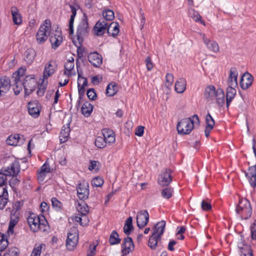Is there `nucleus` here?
<instances>
[{
    "instance_id": "obj_1",
    "label": "nucleus",
    "mask_w": 256,
    "mask_h": 256,
    "mask_svg": "<svg viewBox=\"0 0 256 256\" xmlns=\"http://www.w3.org/2000/svg\"><path fill=\"white\" fill-rule=\"evenodd\" d=\"M28 224L30 230L33 232H46L48 230V222L44 215L37 216L34 214H31L27 218Z\"/></svg>"
},
{
    "instance_id": "obj_2",
    "label": "nucleus",
    "mask_w": 256,
    "mask_h": 256,
    "mask_svg": "<svg viewBox=\"0 0 256 256\" xmlns=\"http://www.w3.org/2000/svg\"><path fill=\"white\" fill-rule=\"evenodd\" d=\"M51 29V22L50 20H46L40 26L36 34V40L40 44H44L50 36Z\"/></svg>"
},
{
    "instance_id": "obj_3",
    "label": "nucleus",
    "mask_w": 256,
    "mask_h": 256,
    "mask_svg": "<svg viewBox=\"0 0 256 256\" xmlns=\"http://www.w3.org/2000/svg\"><path fill=\"white\" fill-rule=\"evenodd\" d=\"M236 212L244 219H248L252 214V210L250 202L246 198H241L236 208Z\"/></svg>"
},
{
    "instance_id": "obj_4",
    "label": "nucleus",
    "mask_w": 256,
    "mask_h": 256,
    "mask_svg": "<svg viewBox=\"0 0 256 256\" xmlns=\"http://www.w3.org/2000/svg\"><path fill=\"white\" fill-rule=\"evenodd\" d=\"M88 23L86 16L84 14L81 22L79 23L76 30V38L80 44L89 31Z\"/></svg>"
},
{
    "instance_id": "obj_5",
    "label": "nucleus",
    "mask_w": 256,
    "mask_h": 256,
    "mask_svg": "<svg viewBox=\"0 0 256 256\" xmlns=\"http://www.w3.org/2000/svg\"><path fill=\"white\" fill-rule=\"evenodd\" d=\"M178 132L180 135L190 134L194 129L191 120L189 118L182 119L177 124Z\"/></svg>"
},
{
    "instance_id": "obj_6",
    "label": "nucleus",
    "mask_w": 256,
    "mask_h": 256,
    "mask_svg": "<svg viewBox=\"0 0 256 256\" xmlns=\"http://www.w3.org/2000/svg\"><path fill=\"white\" fill-rule=\"evenodd\" d=\"M24 90V96H29L32 92L35 90L38 84L36 79L34 76H26L22 83Z\"/></svg>"
},
{
    "instance_id": "obj_7",
    "label": "nucleus",
    "mask_w": 256,
    "mask_h": 256,
    "mask_svg": "<svg viewBox=\"0 0 256 256\" xmlns=\"http://www.w3.org/2000/svg\"><path fill=\"white\" fill-rule=\"evenodd\" d=\"M171 174L172 170L170 169H163L158 176V184L162 187L168 186L172 180V177Z\"/></svg>"
},
{
    "instance_id": "obj_8",
    "label": "nucleus",
    "mask_w": 256,
    "mask_h": 256,
    "mask_svg": "<svg viewBox=\"0 0 256 256\" xmlns=\"http://www.w3.org/2000/svg\"><path fill=\"white\" fill-rule=\"evenodd\" d=\"M77 196L80 200H84L89 195V184L86 180L80 182L76 187Z\"/></svg>"
},
{
    "instance_id": "obj_9",
    "label": "nucleus",
    "mask_w": 256,
    "mask_h": 256,
    "mask_svg": "<svg viewBox=\"0 0 256 256\" xmlns=\"http://www.w3.org/2000/svg\"><path fill=\"white\" fill-rule=\"evenodd\" d=\"M78 242V234L76 230L74 232H70L68 234L66 240V247L69 250H73Z\"/></svg>"
},
{
    "instance_id": "obj_10",
    "label": "nucleus",
    "mask_w": 256,
    "mask_h": 256,
    "mask_svg": "<svg viewBox=\"0 0 256 256\" xmlns=\"http://www.w3.org/2000/svg\"><path fill=\"white\" fill-rule=\"evenodd\" d=\"M57 66L56 62L54 60H50L46 64L43 72V78L42 80H47L51 76L56 70Z\"/></svg>"
},
{
    "instance_id": "obj_11",
    "label": "nucleus",
    "mask_w": 256,
    "mask_h": 256,
    "mask_svg": "<svg viewBox=\"0 0 256 256\" xmlns=\"http://www.w3.org/2000/svg\"><path fill=\"white\" fill-rule=\"evenodd\" d=\"M148 220L149 214L146 210H141L138 212L136 216V223L139 228H144L147 224Z\"/></svg>"
},
{
    "instance_id": "obj_12",
    "label": "nucleus",
    "mask_w": 256,
    "mask_h": 256,
    "mask_svg": "<svg viewBox=\"0 0 256 256\" xmlns=\"http://www.w3.org/2000/svg\"><path fill=\"white\" fill-rule=\"evenodd\" d=\"M250 186L254 188L256 187V165L250 166L248 171L244 172Z\"/></svg>"
},
{
    "instance_id": "obj_13",
    "label": "nucleus",
    "mask_w": 256,
    "mask_h": 256,
    "mask_svg": "<svg viewBox=\"0 0 256 256\" xmlns=\"http://www.w3.org/2000/svg\"><path fill=\"white\" fill-rule=\"evenodd\" d=\"M108 22L104 19H100L94 26V34L98 36H102L106 32L108 27Z\"/></svg>"
},
{
    "instance_id": "obj_14",
    "label": "nucleus",
    "mask_w": 256,
    "mask_h": 256,
    "mask_svg": "<svg viewBox=\"0 0 256 256\" xmlns=\"http://www.w3.org/2000/svg\"><path fill=\"white\" fill-rule=\"evenodd\" d=\"M62 36L60 32L56 30V33L50 32V41L52 48L56 49L61 44L62 41Z\"/></svg>"
},
{
    "instance_id": "obj_15",
    "label": "nucleus",
    "mask_w": 256,
    "mask_h": 256,
    "mask_svg": "<svg viewBox=\"0 0 256 256\" xmlns=\"http://www.w3.org/2000/svg\"><path fill=\"white\" fill-rule=\"evenodd\" d=\"M122 252L123 255H126L134 249V244L132 238L130 237H126L124 240L122 245Z\"/></svg>"
},
{
    "instance_id": "obj_16",
    "label": "nucleus",
    "mask_w": 256,
    "mask_h": 256,
    "mask_svg": "<svg viewBox=\"0 0 256 256\" xmlns=\"http://www.w3.org/2000/svg\"><path fill=\"white\" fill-rule=\"evenodd\" d=\"M89 62L94 66L100 67L102 63V58L96 52H91L88 56Z\"/></svg>"
},
{
    "instance_id": "obj_17",
    "label": "nucleus",
    "mask_w": 256,
    "mask_h": 256,
    "mask_svg": "<svg viewBox=\"0 0 256 256\" xmlns=\"http://www.w3.org/2000/svg\"><path fill=\"white\" fill-rule=\"evenodd\" d=\"M254 80L253 76L249 73H245L241 78L240 86L242 90H246L252 84Z\"/></svg>"
},
{
    "instance_id": "obj_18",
    "label": "nucleus",
    "mask_w": 256,
    "mask_h": 256,
    "mask_svg": "<svg viewBox=\"0 0 256 256\" xmlns=\"http://www.w3.org/2000/svg\"><path fill=\"white\" fill-rule=\"evenodd\" d=\"M202 38L204 42L209 50L214 52H217L219 51L220 48L218 44L216 41L211 40L208 38L204 34H202Z\"/></svg>"
},
{
    "instance_id": "obj_19",
    "label": "nucleus",
    "mask_w": 256,
    "mask_h": 256,
    "mask_svg": "<svg viewBox=\"0 0 256 256\" xmlns=\"http://www.w3.org/2000/svg\"><path fill=\"white\" fill-rule=\"evenodd\" d=\"M28 111L32 116L38 117L40 112L38 103L37 102H30L28 104Z\"/></svg>"
},
{
    "instance_id": "obj_20",
    "label": "nucleus",
    "mask_w": 256,
    "mask_h": 256,
    "mask_svg": "<svg viewBox=\"0 0 256 256\" xmlns=\"http://www.w3.org/2000/svg\"><path fill=\"white\" fill-rule=\"evenodd\" d=\"M238 72L234 67L232 68L230 71V75L228 78V85L236 87L238 86L237 78Z\"/></svg>"
},
{
    "instance_id": "obj_21",
    "label": "nucleus",
    "mask_w": 256,
    "mask_h": 256,
    "mask_svg": "<svg viewBox=\"0 0 256 256\" xmlns=\"http://www.w3.org/2000/svg\"><path fill=\"white\" fill-rule=\"evenodd\" d=\"M10 85V80L8 78L4 76L0 78V96L2 95V93H6L8 90Z\"/></svg>"
},
{
    "instance_id": "obj_22",
    "label": "nucleus",
    "mask_w": 256,
    "mask_h": 256,
    "mask_svg": "<svg viewBox=\"0 0 256 256\" xmlns=\"http://www.w3.org/2000/svg\"><path fill=\"white\" fill-rule=\"evenodd\" d=\"M206 128L205 129V136L206 138H208L210 136L211 130L214 128L215 122L212 116L210 114H208L206 116Z\"/></svg>"
},
{
    "instance_id": "obj_23",
    "label": "nucleus",
    "mask_w": 256,
    "mask_h": 256,
    "mask_svg": "<svg viewBox=\"0 0 256 256\" xmlns=\"http://www.w3.org/2000/svg\"><path fill=\"white\" fill-rule=\"evenodd\" d=\"M10 10L13 22L16 25L20 24L22 22V18L18 8L16 6H13L11 8Z\"/></svg>"
},
{
    "instance_id": "obj_24",
    "label": "nucleus",
    "mask_w": 256,
    "mask_h": 256,
    "mask_svg": "<svg viewBox=\"0 0 256 256\" xmlns=\"http://www.w3.org/2000/svg\"><path fill=\"white\" fill-rule=\"evenodd\" d=\"M119 24L117 22H112L108 24L107 28V33L109 36H116L119 33Z\"/></svg>"
},
{
    "instance_id": "obj_25",
    "label": "nucleus",
    "mask_w": 256,
    "mask_h": 256,
    "mask_svg": "<svg viewBox=\"0 0 256 256\" xmlns=\"http://www.w3.org/2000/svg\"><path fill=\"white\" fill-rule=\"evenodd\" d=\"M236 90L234 88V86H229L226 90V106L228 108L230 103L236 94Z\"/></svg>"
},
{
    "instance_id": "obj_26",
    "label": "nucleus",
    "mask_w": 256,
    "mask_h": 256,
    "mask_svg": "<svg viewBox=\"0 0 256 256\" xmlns=\"http://www.w3.org/2000/svg\"><path fill=\"white\" fill-rule=\"evenodd\" d=\"M20 172L19 168L16 163H12L10 166L8 167L3 174L6 176H16Z\"/></svg>"
},
{
    "instance_id": "obj_27",
    "label": "nucleus",
    "mask_w": 256,
    "mask_h": 256,
    "mask_svg": "<svg viewBox=\"0 0 256 256\" xmlns=\"http://www.w3.org/2000/svg\"><path fill=\"white\" fill-rule=\"evenodd\" d=\"M118 91V86L115 82L110 83L106 89V94L108 96H114Z\"/></svg>"
},
{
    "instance_id": "obj_28",
    "label": "nucleus",
    "mask_w": 256,
    "mask_h": 256,
    "mask_svg": "<svg viewBox=\"0 0 256 256\" xmlns=\"http://www.w3.org/2000/svg\"><path fill=\"white\" fill-rule=\"evenodd\" d=\"M216 90L215 87L212 85H210L207 86L204 91V97L208 101L214 98V94Z\"/></svg>"
},
{
    "instance_id": "obj_29",
    "label": "nucleus",
    "mask_w": 256,
    "mask_h": 256,
    "mask_svg": "<svg viewBox=\"0 0 256 256\" xmlns=\"http://www.w3.org/2000/svg\"><path fill=\"white\" fill-rule=\"evenodd\" d=\"M70 128L69 124L64 126L60 134V140L61 143L68 140L70 135Z\"/></svg>"
},
{
    "instance_id": "obj_30",
    "label": "nucleus",
    "mask_w": 256,
    "mask_h": 256,
    "mask_svg": "<svg viewBox=\"0 0 256 256\" xmlns=\"http://www.w3.org/2000/svg\"><path fill=\"white\" fill-rule=\"evenodd\" d=\"M36 56L35 51L32 48L28 49L25 52L24 60L28 64H32Z\"/></svg>"
},
{
    "instance_id": "obj_31",
    "label": "nucleus",
    "mask_w": 256,
    "mask_h": 256,
    "mask_svg": "<svg viewBox=\"0 0 256 256\" xmlns=\"http://www.w3.org/2000/svg\"><path fill=\"white\" fill-rule=\"evenodd\" d=\"M166 226V222L164 220L158 222L154 226V232L153 234H156L158 237L161 238L163 234Z\"/></svg>"
},
{
    "instance_id": "obj_32",
    "label": "nucleus",
    "mask_w": 256,
    "mask_h": 256,
    "mask_svg": "<svg viewBox=\"0 0 256 256\" xmlns=\"http://www.w3.org/2000/svg\"><path fill=\"white\" fill-rule=\"evenodd\" d=\"M92 110L93 106L88 102L83 104L81 108L82 113L85 117H88Z\"/></svg>"
},
{
    "instance_id": "obj_33",
    "label": "nucleus",
    "mask_w": 256,
    "mask_h": 256,
    "mask_svg": "<svg viewBox=\"0 0 256 256\" xmlns=\"http://www.w3.org/2000/svg\"><path fill=\"white\" fill-rule=\"evenodd\" d=\"M186 88V81L184 78H179L175 84V90L178 93H182Z\"/></svg>"
},
{
    "instance_id": "obj_34",
    "label": "nucleus",
    "mask_w": 256,
    "mask_h": 256,
    "mask_svg": "<svg viewBox=\"0 0 256 256\" xmlns=\"http://www.w3.org/2000/svg\"><path fill=\"white\" fill-rule=\"evenodd\" d=\"M64 74L69 77L72 75V70L74 68V58H72L71 60H68L64 64Z\"/></svg>"
},
{
    "instance_id": "obj_35",
    "label": "nucleus",
    "mask_w": 256,
    "mask_h": 256,
    "mask_svg": "<svg viewBox=\"0 0 256 256\" xmlns=\"http://www.w3.org/2000/svg\"><path fill=\"white\" fill-rule=\"evenodd\" d=\"M70 6L71 9L72 14L69 21V31L70 34H74V22L76 14V10L74 6L72 5H70Z\"/></svg>"
},
{
    "instance_id": "obj_36",
    "label": "nucleus",
    "mask_w": 256,
    "mask_h": 256,
    "mask_svg": "<svg viewBox=\"0 0 256 256\" xmlns=\"http://www.w3.org/2000/svg\"><path fill=\"white\" fill-rule=\"evenodd\" d=\"M214 98H216L217 104L220 106H222L224 103V94L222 89L218 88L216 90Z\"/></svg>"
},
{
    "instance_id": "obj_37",
    "label": "nucleus",
    "mask_w": 256,
    "mask_h": 256,
    "mask_svg": "<svg viewBox=\"0 0 256 256\" xmlns=\"http://www.w3.org/2000/svg\"><path fill=\"white\" fill-rule=\"evenodd\" d=\"M133 228L132 218V216H130L126 220V222L124 226V232L126 235L128 236L131 234Z\"/></svg>"
},
{
    "instance_id": "obj_38",
    "label": "nucleus",
    "mask_w": 256,
    "mask_h": 256,
    "mask_svg": "<svg viewBox=\"0 0 256 256\" xmlns=\"http://www.w3.org/2000/svg\"><path fill=\"white\" fill-rule=\"evenodd\" d=\"M2 194L0 195V208L3 209L8 202V192L6 188H2Z\"/></svg>"
},
{
    "instance_id": "obj_39",
    "label": "nucleus",
    "mask_w": 256,
    "mask_h": 256,
    "mask_svg": "<svg viewBox=\"0 0 256 256\" xmlns=\"http://www.w3.org/2000/svg\"><path fill=\"white\" fill-rule=\"evenodd\" d=\"M20 134H12L8 138L6 142L10 146H16L20 142Z\"/></svg>"
},
{
    "instance_id": "obj_40",
    "label": "nucleus",
    "mask_w": 256,
    "mask_h": 256,
    "mask_svg": "<svg viewBox=\"0 0 256 256\" xmlns=\"http://www.w3.org/2000/svg\"><path fill=\"white\" fill-rule=\"evenodd\" d=\"M188 15L195 22H200L201 24H204V22L202 20V16L194 8H190L188 10Z\"/></svg>"
},
{
    "instance_id": "obj_41",
    "label": "nucleus",
    "mask_w": 256,
    "mask_h": 256,
    "mask_svg": "<svg viewBox=\"0 0 256 256\" xmlns=\"http://www.w3.org/2000/svg\"><path fill=\"white\" fill-rule=\"evenodd\" d=\"M78 211L81 214L82 216H86L88 212V206L83 200L80 203H78L76 207Z\"/></svg>"
},
{
    "instance_id": "obj_42",
    "label": "nucleus",
    "mask_w": 256,
    "mask_h": 256,
    "mask_svg": "<svg viewBox=\"0 0 256 256\" xmlns=\"http://www.w3.org/2000/svg\"><path fill=\"white\" fill-rule=\"evenodd\" d=\"M121 239L119 237V235L116 230H113L110 236L109 242L111 245H115L120 244Z\"/></svg>"
},
{
    "instance_id": "obj_43",
    "label": "nucleus",
    "mask_w": 256,
    "mask_h": 256,
    "mask_svg": "<svg viewBox=\"0 0 256 256\" xmlns=\"http://www.w3.org/2000/svg\"><path fill=\"white\" fill-rule=\"evenodd\" d=\"M160 238H161L158 237L156 234H152L149 238L148 246L152 250L156 249L158 244V240L160 239Z\"/></svg>"
},
{
    "instance_id": "obj_44",
    "label": "nucleus",
    "mask_w": 256,
    "mask_h": 256,
    "mask_svg": "<svg viewBox=\"0 0 256 256\" xmlns=\"http://www.w3.org/2000/svg\"><path fill=\"white\" fill-rule=\"evenodd\" d=\"M103 18L105 21H111L114 18V12L110 10H105L102 12Z\"/></svg>"
},
{
    "instance_id": "obj_45",
    "label": "nucleus",
    "mask_w": 256,
    "mask_h": 256,
    "mask_svg": "<svg viewBox=\"0 0 256 256\" xmlns=\"http://www.w3.org/2000/svg\"><path fill=\"white\" fill-rule=\"evenodd\" d=\"M94 143L96 146L99 148H103L106 146V140L102 135L96 138Z\"/></svg>"
},
{
    "instance_id": "obj_46",
    "label": "nucleus",
    "mask_w": 256,
    "mask_h": 256,
    "mask_svg": "<svg viewBox=\"0 0 256 256\" xmlns=\"http://www.w3.org/2000/svg\"><path fill=\"white\" fill-rule=\"evenodd\" d=\"M24 69L23 68H20L18 70L13 74L12 78L14 79V81L16 82V84L18 83V82L20 81V78L24 76Z\"/></svg>"
},
{
    "instance_id": "obj_47",
    "label": "nucleus",
    "mask_w": 256,
    "mask_h": 256,
    "mask_svg": "<svg viewBox=\"0 0 256 256\" xmlns=\"http://www.w3.org/2000/svg\"><path fill=\"white\" fill-rule=\"evenodd\" d=\"M41 80L42 82L38 86V90H37V94L40 96H42L44 94L48 84V82H45L44 80Z\"/></svg>"
},
{
    "instance_id": "obj_48",
    "label": "nucleus",
    "mask_w": 256,
    "mask_h": 256,
    "mask_svg": "<svg viewBox=\"0 0 256 256\" xmlns=\"http://www.w3.org/2000/svg\"><path fill=\"white\" fill-rule=\"evenodd\" d=\"M74 220L78 222L82 226H86L89 222L88 219L86 216H82V217H80L76 216L74 217Z\"/></svg>"
},
{
    "instance_id": "obj_49",
    "label": "nucleus",
    "mask_w": 256,
    "mask_h": 256,
    "mask_svg": "<svg viewBox=\"0 0 256 256\" xmlns=\"http://www.w3.org/2000/svg\"><path fill=\"white\" fill-rule=\"evenodd\" d=\"M173 190L171 188L167 187L162 191V196L164 198L168 199L172 196Z\"/></svg>"
},
{
    "instance_id": "obj_50",
    "label": "nucleus",
    "mask_w": 256,
    "mask_h": 256,
    "mask_svg": "<svg viewBox=\"0 0 256 256\" xmlns=\"http://www.w3.org/2000/svg\"><path fill=\"white\" fill-rule=\"evenodd\" d=\"M44 246V245L42 244L38 246L35 245L30 256H40L42 253V248Z\"/></svg>"
},
{
    "instance_id": "obj_51",
    "label": "nucleus",
    "mask_w": 256,
    "mask_h": 256,
    "mask_svg": "<svg viewBox=\"0 0 256 256\" xmlns=\"http://www.w3.org/2000/svg\"><path fill=\"white\" fill-rule=\"evenodd\" d=\"M100 164V162L98 161L90 160L88 169L91 171L97 172L99 170Z\"/></svg>"
},
{
    "instance_id": "obj_52",
    "label": "nucleus",
    "mask_w": 256,
    "mask_h": 256,
    "mask_svg": "<svg viewBox=\"0 0 256 256\" xmlns=\"http://www.w3.org/2000/svg\"><path fill=\"white\" fill-rule=\"evenodd\" d=\"M104 182V180L99 176L95 177L92 181V185L96 187L102 186L103 185Z\"/></svg>"
},
{
    "instance_id": "obj_53",
    "label": "nucleus",
    "mask_w": 256,
    "mask_h": 256,
    "mask_svg": "<svg viewBox=\"0 0 256 256\" xmlns=\"http://www.w3.org/2000/svg\"><path fill=\"white\" fill-rule=\"evenodd\" d=\"M51 201L52 207L56 210H60L62 209V204L60 201L58 200L56 198H52Z\"/></svg>"
},
{
    "instance_id": "obj_54",
    "label": "nucleus",
    "mask_w": 256,
    "mask_h": 256,
    "mask_svg": "<svg viewBox=\"0 0 256 256\" xmlns=\"http://www.w3.org/2000/svg\"><path fill=\"white\" fill-rule=\"evenodd\" d=\"M102 135L106 140L107 138L112 136V135H115V134L112 130L106 128L102 130Z\"/></svg>"
},
{
    "instance_id": "obj_55",
    "label": "nucleus",
    "mask_w": 256,
    "mask_h": 256,
    "mask_svg": "<svg viewBox=\"0 0 256 256\" xmlns=\"http://www.w3.org/2000/svg\"><path fill=\"white\" fill-rule=\"evenodd\" d=\"M18 255V250L16 248H12L4 254V256H17Z\"/></svg>"
},
{
    "instance_id": "obj_56",
    "label": "nucleus",
    "mask_w": 256,
    "mask_h": 256,
    "mask_svg": "<svg viewBox=\"0 0 256 256\" xmlns=\"http://www.w3.org/2000/svg\"><path fill=\"white\" fill-rule=\"evenodd\" d=\"M86 94L88 98L90 100H94L96 97V92L94 88H90L88 90Z\"/></svg>"
},
{
    "instance_id": "obj_57",
    "label": "nucleus",
    "mask_w": 256,
    "mask_h": 256,
    "mask_svg": "<svg viewBox=\"0 0 256 256\" xmlns=\"http://www.w3.org/2000/svg\"><path fill=\"white\" fill-rule=\"evenodd\" d=\"M166 86L167 87L170 86L173 82V81H174L173 76L171 74H167L166 76Z\"/></svg>"
},
{
    "instance_id": "obj_58",
    "label": "nucleus",
    "mask_w": 256,
    "mask_h": 256,
    "mask_svg": "<svg viewBox=\"0 0 256 256\" xmlns=\"http://www.w3.org/2000/svg\"><path fill=\"white\" fill-rule=\"evenodd\" d=\"M78 84H80L82 86L86 87L88 86V80L86 78L80 76L78 74Z\"/></svg>"
},
{
    "instance_id": "obj_59",
    "label": "nucleus",
    "mask_w": 256,
    "mask_h": 256,
    "mask_svg": "<svg viewBox=\"0 0 256 256\" xmlns=\"http://www.w3.org/2000/svg\"><path fill=\"white\" fill-rule=\"evenodd\" d=\"M18 220L16 219H11L8 226V231L12 233L14 226L16 224Z\"/></svg>"
},
{
    "instance_id": "obj_60",
    "label": "nucleus",
    "mask_w": 256,
    "mask_h": 256,
    "mask_svg": "<svg viewBox=\"0 0 256 256\" xmlns=\"http://www.w3.org/2000/svg\"><path fill=\"white\" fill-rule=\"evenodd\" d=\"M251 236L252 240H256V220L250 227Z\"/></svg>"
},
{
    "instance_id": "obj_61",
    "label": "nucleus",
    "mask_w": 256,
    "mask_h": 256,
    "mask_svg": "<svg viewBox=\"0 0 256 256\" xmlns=\"http://www.w3.org/2000/svg\"><path fill=\"white\" fill-rule=\"evenodd\" d=\"M201 206L204 210H209L212 209L211 204L208 202L204 200L202 202Z\"/></svg>"
},
{
    "instance_id": "obj_62",
    "label": "nucleus",
    "mask_w": 256,
    "mask_h": 256,
    "mask_svg": "<svg viewBox=\"0 0 256 256\" xmlns=\"http://www.w3.org/2000/svg\"><path fill=\"white\" fill-rule=\"evenodd\" d=\"M8 242L6 240L2 238L0 241V251H4L8 246Z\"/></svg>"
},
{
    "instance_id": "obj_63",
    "label": "nucleus",
    "mask_w": 256,
    "mask_h": 256,
    "mask_svg": "<svg viewBox=\"0 0 256 256\" xmlns=\"http://www.w3.org/2000/svg\"><path fill=\"white\" fill-rule=\"evenodd\" d=\"M144 128L143 126H138L136 130L135 134L138 136H142L144 132Z\"/></svg>"
},
{
    "instance_id": "obj_64",
    "label": "nucleus",
    "mask_w": 256,
    "mask_h": 256,
    "mask_svg": "<svg viewBox=\"0 0 256 256\" xmlns=\"http://www.w3.org/2000/svg\"><path fill=\"white\" fill-rule=\"evenodd\" d=\"M102 77L98 76H95L92 78V82L95 85L98 84L102 81Z\"/></svg>"
}]
</instances>
